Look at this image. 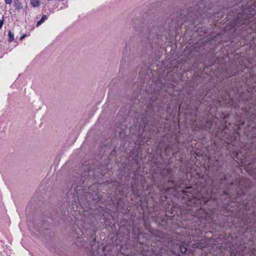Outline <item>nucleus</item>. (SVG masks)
<instances>
[{"label":"nucleus","mask_w":256,"mask_h":256,"mask_svg":"<svg viewBox=\"0 0 256 256\" xmlns=\"http://www.w3.org/2000/svg\"><path fill=\"white\" fill-rule=\"evenodd\" d=\"M48 17L46 15H42L40 20L38 21L36 23V26H38L41 25L46 19Z\"/></svg>","instance_id":"obj_1"},{"label":"nucleus","mask_w":256,"mask_h":256,"mask_svg":"<svg viewBox=\"0 0 256 256\" xmlns=\"http://www.w3.org/2000/svg\"><path fill=\"white\" fill-rule=\"evenodd\" d=\"M30 4L33 7H38L40 3L39 0H30Z\"/></svg>","instance_id":"obj_2"},{"label":"nucleus","mask_w":256,"mask_h":256,"mask_svg":"<svg viewBox=\"0 0 256 256\" xmlns=\"http://www.w3.org/2000/svg\"><path fill=\"white\" fill-rule=\"evenodd\" d=\"M8 42H12L14 40V34L10 31L9 30L8 33Z\"/></svg>","instance_id":"obj_3"},{"label":"nucleus","mask_w":256,"mask_h":256,"mask_svg":"<svg viewBox=\"0 0 256 256\" xmlns=\"http://www.w3.org/2000/svg\"><path fill=\"white\" fill-rule=\"evenodd\" d=\"M192 190H193V188L192 187H190V188H186V190L184 191V192H186V193H188V192H190Z\"/></svg>","instance_id":"obj_4"},{"label":"nucleus","mask_w":256,"mask_h":256,"mask_svg":"<svg viewBox=\"0 0 256 256\" xmlns=\"http://www.w3.org/2000/svg\"><path fill=\"white\" fill-rule=\"evenodd\" d=\"M180 250L182 253H184L186 251V248L184 246H180Z\"/></svg>","instance_id":"obj_5"},{"label":"nucleus","mask_w":256,"mask_h":256,"mask_svg":"<svg viewBox=\"0 0 256 256\" xmlns=\"http://www.w3.org/2000/svg\"><path fill=\"white\" fill-rule=\"evenodd\" d=\"M4 22V17L2 16V19H0V29L2 28Z\"/></svg>","instance_id":"obj_6"},{"label":"nucleus","mask_w":256,"mask_h":256,"mask_svg":"<svg viewBox=\"0 0 256 256\" xmlns=\"http://www.w3.org/2000/svg\"><path fill=\"white\" fill-rule=\"evenodd\" d=\"M6 4H10L12 2V0H4Z\"/></svg>","instance_id":"obj_7"},{"label":"nucleus","mask_w":256,"mask_h":256,"mask_svg":"<svg viewBox=\"0 0 256 256\" xmlns=\"http://www.w3.org/2000/svg\"><path fill=\"white\" fill-rule=\"evenodd\" d=\"M26 36V34H24L20 38V40H22L23 38H24Z\"/></svg>","instance_id":"obj_8"},{"label":"nucleus","mask_w":256,"mask_h":256,"mask_svg":"<svg viewBox=\"0 0 256 256\" xmlns=\"http://www.w3.org/2000/svg\"><path fill=\"white\" fill-rule=\"evenodd\" d=\"M192 195L194 197H196V194H195V192L194 194H192Z\"/></svg>","instance_id":"obj_9"}]
</instances>
